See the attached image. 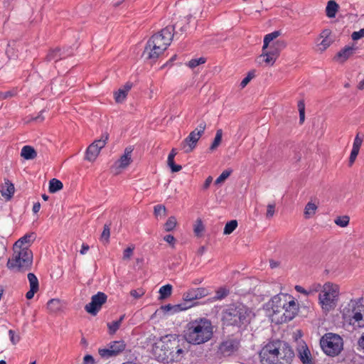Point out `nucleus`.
<instances>
[{"label": "nucleus", "mask_w": 364, "mask_h": 364, "mask_svg": "<svg viewBox=\"0 0 364 364\" xmlns=\"http://www.w3.org/2000/svg\"><path fill=\"white\" fill-rule=\"evenodd\" d=\"M186 341L178 334L161 336L153 346L151 353L156 360L165 363L180 362L188 353Z\"/></svg>", "instance_id": "nucleus-1"}, {"label": "nucleus", "mask_w": 364, "mask_h": 364, "mask_svg": "<svg viewBox=\"0 0 364 364\" xmlns=\"http://www.w3.org/2000/svg\"><path fill=\"white\" fill-rule=\"evenodd\" d=\"M294 356L291 346L279 340L268 343L259 352L262 364H290Z\"/></svg>", "instance_id": "nucleus-2"}, {"label": "nucleus", "mask_w": 364, "mask_h": 364, "mask_svg": "<svg viewBox=\"0 0 364 364\" xmlns=\"http://www.w3.org/2000/svg\"><path fill=\"white\" fill-rule=\"evenodd\" d=\"M173 27L166 26L154 34L146 45L142 57L155 61L167 49L174 36H178V31L173 33Z\"/></svg>", "instance_id": "nucleus-3"}, {"label": "nucleus", "mask_w": 364, "mask_h": 364, "mask_svg": "<svg viewBox=\"0 0 364 364\" xmlns=\"http://www.w3.org/2000/svg\"><path fill=\"white\" fill-rule=\"evenodd\" d=\"M254 314L242 303L227 305L222 311V322L224 326L237 327L244 330L250 323Z\"/></svg>", "instance_id": "nucleus-4"}, {"label": "nucleus", "mask_w": 364, "mask_h": 364, "mask_svg": "<svg viewBox=\"0 0 364 364\" xmlns=\"http://www.w3.org/2000/svg\"><path fill=\"white\" fill-rule=\"evenodd\" d=\"M213 326L206 318L191 321L184 331V341L192 345H200L209 341L213 336Z\"/></svg>", "instance_id": "nucleus-5"}, {"label": "nucleus", "mask_w": 364, "mask_h": 364, "mask_svg": "<svg viewBox=\"0 0 364 364\" xmlns=\"http://www.w3.org/2000/svg\"><path fill=\"white\" fill-rule=\"evenodd\" d=\"M33 252L28 247L14 249L12 257L9 259L6 267L18 272H24L31 269Z\"/></svg>", "instance_id": "nucleus-6"}, {"label": "nucleus", "mask_w": 364, "mask_h": 364, "mask_svg": "<svg viewBox=\"0 0 364 364\" xmlns=\"http://www.w3.org/2000/svg\"><path fill=\"white\" fill-rule=\"evenodd\" d=\"M320 346L326 355L336 357L343 350V339L337 333H326L320 339Z\"/></svg>", "instance_id": "nucleus-7"}, {"label": "nucleus", "mask_w": 364, "mask_h": 364, "mask_svg": "<svg viewBox=\"0 0 364 364\" xmlns=\"http://www.w3.org/2000/svg\"><path fill=\"white\" fill-rule=\"evenodd\" d=\"M338 287L337 285L326 283L323 291L318 295L319 303L323 310L329 311L337 305L338 299Z\"/></svg>", "instance_id": "nucleus-8"}, {"label": "nucleus", "mask_w": 364, "mask_h": 364, "mask_svg": "<svg viewBox=\"0 0 364 364\" xmlns=\"http://www.w3.org/2000/svg\"><path fill=\"white\" fill-rule=\"evenodd\" d=\"M349 306L352 308L353 316L350 323L358 326H364V299H351Z\"/></svg>", "instance_id": "nucleus-9"}, {"label": "nucleus", "mask_w": 364, "mask_h": 364, "mask_svg": "<svg viewBox=\"0 0 364 364\" xmlns=\"http://www.w3.org/2000/svg\"><path fill=\"white\" fill-rule=\"evenodd\" d=\"M107 296L105 293L99 291L92 296L91 301L85 305V309L87 313L95 316L101 309L102 306L107 301Z\"/></svg>", "instance_id": "nucleus-10"}, {"label": "nucleus", "mask_w": 364, "mask_h": 364, "mask_svg": "<svg viewBox=\"0 0 364 364\" xmlns=\"http://www.w3.org/2000/svg\"><path fill=\"white\" fill-rule=\"evenodd\" d=\"M299 311V304L295 301L294 298L290 295V299H287V305L283 307L280 313L282 322H287L292 320Z\"/></svg>", "instance_id": "nucleus-11"}, {"label": "nucleus", "mask_w": 364, "mask_h": 364, "mask_svg": "<svg viewBox=\"0 0 364 364\" xmlns=\"http://www.w3.org/2000/svg\"><path fill=\"white\" fill-rule=\"evenodd\" d=\"M240 346V340L233 336H228L219 346V350L223 355H230Z\"/></svg>", "instance_id": "nucleus-12"}, {"label": "nucleus", "mask_w": 364, "mask_h": 364, "mask_svg": "<svg viewBox=\"0 0 364 364\" xmlns=\"http://www.w3.org/2000/svg\"><path fill=\"white\" fill-rule=\"evenodd\" d=\"M210 294L209 290L206 288L200 287L196 289H191L185 292L183 295V299L187 305L192 304L191 302L195 300L200 299L208 296ZM194 305L196 303H193Z\"/></svg>", "instance_id": "nucleus-13"}, {"label": "nucleus", "mask_w": 364, "mask_h": 364, "mask_svg": "<svg viewBox=\"0 0 364 364\" xmlns=\"http://www.w3.org/2000/svg\"><path fill=\"white\" fill-rule=\"evenodd\" d=\"M73 53L71 48L61 49L60 48H55L54 49L49 50L45 60L47 62H51L53 60L57 63L60 60L73 55Z\"/></svg>", "instance_id": "nucleus-14"}, {"label": "nucleus", "mask_w": 364, "mask_h": 364, "mask_svg": "<svg viewBox=\"0 0 364 364\" xmlns=\"http://www.w3.org/2000/svg\"><path fill=\"white\" fill-rule=\"evenodd\" d=\"M287 299H290V295L287 294H281L272 297L270 306L274 314H280L284 305H287Z\"/></svg>", "instance_id": "nucleus-15"}, {"label": "nucleus", "mask_w": 364, "mask_h": 364, "mask_svg": "<svg viewBox=\"0 0 364 364\" xmlns=\"http://www.w3.org/2000/svg\"><path fill=\"white\" fill-rule=\"evenodd\" d=\"M200 136L196 131H192L189 135L181 142V146L184 152L188 154L191 152L196 146Z\"/></svg>", "instance_id": "nucleus-16"}, {"label": "nucleus", "mask_w": 364, "mask_h": 364, "mask_svg": "<svg viewBox=\"0 0 364 364\" xmlns=\"http://www.w3.org/2000/svg\"><path fill=\"white\" fill-rule=\"evenodd\" d=\"M358 47L355 46L354 43L351 46H346L337 53L333 59L339 61L341 63H343L355 53Z\"/></svg>", "instance_id": "nucleus-17"}, {"label": "nucleus", "mask_w": 364, "mask_h": 364, "mask_svg": "<svg viewBox=\"0 0 364 364\" xmlns=\"http://www.w3.org/2000/svg\"><path fill=\"white\" fill-rule=\"evenodd\" d=\"M191 16H187L181 18L174 25L171 26L174 28L173 33L178 31V34L176 36L177 38H180L183 34L186 33L189 28V21Z\"/></svg>", "instance_id": "nucleus-18"}, {"label": "nucleus", "mask_w": 364, "mask_h": 364, "mask_svg": "<svg viewBox=\"0 0 364 364\" xmlns=\"http://www.w3.org/2000/svg\"><path fill=\"white\" fill-rule=\"evenodd\" d=\"M287 46V43L283 40H277L272 42L271 45L266 49V53L273 57L274 59L279 57L280 52Z\"/></svg>", "instance_id": "nucleus-19"}, {"label": "nucleus", "mask_w": 364, "mask_h": 364, "mask_svg": "<svg viewBox=\"0 0 364 364\" xmlns=\"http://www.w3.org/2000/svg\"><path fill=\"white\" fill-rule=\"evenodd\" d=\"M299 356L303 364H315L312 360L310 350L306 346H302L299 350Z\"/></svg>", "instance_id": "nucleus-20"}, {"label": "nucleus", "mask_w": 364, "mask_h": 364, "mask_svg": "<svg viewBox=\"0 0 364 364\" xmlns=\"http://www.w3.org/2000/svg\"><path fill=\"white\" fill-rule=\"evenodd\" d=\"M14 184L7 180L2 186L1 193L6 200H10L14 193Z\"/></svg>", "instance_id": "nucleus-21"}, {"label": "nucleus", "mask_w": 364, "mask_h": 364, "mask_svg": "<svg viewBox=\"0 0 364 364\" xmlns=\"http://www.w3.org/2000/svg\"><path fill=\"white\" fill-rule=\"evenodd\" d=\"M21 156L26 160H32L37 156V152L33 147L26 145L21 149Z\"/></svg>", "instance_id": "nucleus-22"}, {"label": "nucleus", "mask_w": 364, "mask_h": 364, "mask_svg": "<svg viewBox=\"0 0 364 364\" xmlns=\"http://www.w3.org/2000/svg\"><path fill=\"white\" fill-rule=\"evenodd\" d=\"M108 345L117 356L121 354L125 350L127 346L123 340L111 341Z\"/></svg>", "instance_id": "nucleus-23"}, {"label": "nucleus", "mask_w": 364, "mask_h": 364, "mask_svg": "<svg viewBox=\"0 0 364 364\" xmlns=\"http://www.w3.org/2000/svg\"><path fill=\"white\" fill-rule=\"evenodd\" d=\"M339 9L338 4L333 0H330L326 7V14L328 18H334Z\"/></svg>", "instance_id": "nucleus-24"}, {"label": "nucleus", "mask_w": 364, "mask_h": 364, "mask_svg": "<svg viewBox=\"0 0 364 364\" xmlns=\"http://www.w3.org/2000/svg\"><path fill=\"white\" fill-rule=\"evenodd\" d=\"M100 150L92 143L86 150L85 159L89 161H94L100 154Z\"/></svg>", "instance_id": "nucleus-25"}, {"label": "nucleus", "mask_w": 364, "mask_h": 364, "mask_svg": "<svg viewBox=\"0 0 364 364\" xmlns=\"http://www.w3.org/2000/svg\"><path fill=\"white\" fill-rule=\"evenodd\" d=\"M276 61L273 57L266 53V49H262V53L258 57L257 63L262 64L264 63L267 65H272Z\"/></svg>", "instance_id": "nucleus-26"}, {"label": "nucleus", "mask_w": 364, "mask_h": 364, "mask_svg": "<svg viewBox=\"0 0 364 364\" xmlns=\"http://www.w3.org/2000/svg\"><path fill=\"white\" fill-rule=\"evenodd\" d=\"M125 315H122L119 318L117 321H113L112 322L107 323V327L109 328V334H114L117 330L119 328L122 322L124 319Z\"/></svg>", "instance_id": "nucleus-27"}, {"label": "nucleus", "mask_w": 364, "mask_h": 364, "mask_svg": "<svg viewBox=\"0 0 364 364\" xmlns=\"http://www.w3.org/2000/svg\"><path fill=\"white\" fill-rule=\"evenodd\" d=\"M47 307L50 312L56 313L61 309V301L58 299H52L48 301Z\"/></svg>", "instance_id": "nucleus-28"}, {"label": "nucleus", "mask_w": 364, "mask_h": 364, "mask_svg": "<svg viewBox=\"0 0 364 364\" xmlns=\"http://www.w3.org/2000/svg\"><path fill=\"white\" fill-rule=\"evenodd\" d=\"M280 35L281 32L279 31H274L270 33L267 34L264 38L263 50L267 49L269 44Z\"/></svg>", "instance_id": "nucleus-29"}, {"label": "nucleus", "mask_w": 364, "mask_h": 364, "mask_svg": "<svg viewBox=\"0 0 364 364\" xmlns=\"http://www.w3.org/2000/svg\"><path fill=\"white\" fill-rule=\"evenodd\" d=\"M63 188V183L56 178H53L49 182V192L54 193H56Z\"/></svg>", "instance_id": "nucleus-30"}, {"label": "nucleus", "mask_w": 364, "mask_h": 364, "mask_svg": "<svg viewBox=\"0 0 364 364\" xmlns=\"http://www.w3.org/2000/svg\"><path fill=\"white\" fill-rule=\"evenodd\" d=\"M222 137H223V130L221 129H218L216 131V134H215L214 140L209 148L210 151H213L219 146V145L220 144V143L222 141Z\"/></svg>", "instance_id": "nucleus-31"}, {"label": "nucleus", "mask_w": 364, "mask_h": 364, "mask_svg": "<svg viewBox=\"0 0 364 364\" xmlns=\"http://www.w3.org/2000/svg\"><path fill=\"white\" fill-rule=\"evenodd\" d=\"M98 353L103 359H109L117 356L109 345L107 346V348H100L98 350Z\"/></svg>", "instance_id": "nucleus-32"}, {"label": "nucleus", "mask_w": 364, "mask_h": 364, "mask_svg": "<svg viewBox=\"0 0 364 364\" xmlns=\"http://www.w3.org/2000/svg\"><path fill=\"white\" fill-rule=\"evenodd\" d=\"M172 293V286L171 284H166L162 286L159 289L160 299H165L170 296Z\"/></svg>", "instance_id": "nucleus-33"}, {"label": "nucleus", "mask_w": 364, "mask_h": 364, "mask_svg": "<svg viewBox=\"0 0 364 364\" xmlns=\"http://www.w3.org/2000/svg\"><path fill=\"white\" fill-rule=\"evenodd\" d=\"M317 209V206L316 204L311 202H309L304 209V216L306 218H309L312 215H314L316 213V210Z\"/></svg>", "instance_id": "nucleus-34"}, {"label": "nucleus", "mask_w": 364, "mask_h": 364, "mask_svg": "<svg viewBox=\"0 0 364 364\" xmlns=\"http://www.w3.org/2000/svg\"><path fill=\"white\" fill-rule=\"evenodd\" d=\"M237 227V221L236 220H232L228 222L224 228L223 234L230 235L231 234Z\"/></svg>", "instance_id": "nucleus-35"}, {"label": "nucleus", "mask_w": 364, "mask_h": 364, "mask_svg": "<svg viewBox=\"0 0 364 364\" xmlns=\"http://www.w3.org/2000/svg\"><path fill=\"white\" fill-rule=\"evenodd\" d=\"M108 139H109V134H108V133L105 132L102 134V136L100 139L95 140L92 143L100 151L107 144Z\"/></svg>", "instance_id": "nucleus-36"}, {"label": "nucleus", "mask_w": 364, "mask_h": 364, "mask_svg": "<svg viewBox=\"0 0 364 364\" xmlns=\"http://www.w3.org/2000/svg\"><path fill=\"white\" fill-rule=\"evenodd\" d=\"M177 220L175 216H171L164 224V230L166 232L172 231L176 226Z\"/></svg>", "instance_id": "nucleus-37"}, {"label": "nucleus", "mask_w": 364, "mask_h": 364, "mask_svg": "<svg viewBox=\"0 0 364 364\" xmlns=\"http://www.w3.org/2000/svg\"><path fill=\"white\" fill-rule=\"evenodd\" d=\"M31 235H26L21 238H20L18 240H17L14 245V249L20 250V248H23L24 247H22L26 243H30L31 242Z\"/></svg>", "instance_id": "nucleus-38"}, {"label": "nucleus", "mask_w": 364, "mask_h": 364, "mask_svg": "<svg viewBox=\"0 0 364 364\" xmlns=\"http://www.w3.org/2000/svg\"><path fill=\"white\" fill-rule=\"evenodd\" d=\"M18 94V89L16 87L13 88L11 90L6 92H0V99L6 100L9 98L14 97L16 96Z\"/></svg>", "instance_id": "nucleus-39"}, {"label": "nucleus", "mask_w": 364, "mask_h": 364, "mask_svg": "<svg viewBox=\"0 0 364 364\" xmlns=\"http://www.w3.org/2000/svg\"><path fill=\"white\" fill-rule=\"evenodd\" d=\"M350 218L347 215L339 216L335 220V223L342 228L346 227L349 224Z\"/></svg>", "instance_id": "nucleus-40"}, {"label": "nucleus", "mask_w": 364, "mask_h": 364, "mask_svg": "<svg viewBox=\"0 0 364 364\" xmlns=\"http://www.w3.org/2000/svg\"><path fill=\"white\" fill-rule=\"evenodd\" d=\"M193 306H194V304H191L187 305L185 301H184V303H182V304L173 305V309H172L171 313L173 314L176 312H179V311H181L183 310H186Z\"/></svg>", "instance_id": "nucleus-41"}, {"label": "nucleus", "mask_w": 364, "mask_h": 364, "mask_svg": "<svg viewBox=\"0 0 364 364\" xmlns=\"http://www.w3.org/2000/svg\"><path fill=\"white\" fill-rule=\"evenodd\" d=\"M298 109L299 112V122L303 124L305 120V105L304 100L299 101Z\"/></svg>", "instance_id": "nucleus-42"}, {"label": "nucleus", "mask_w": 364, "mask_h": 364, "mask_svg": "<svg viewBox=\"0 0 364 364\" xmlns=\"http://www.w3.org/2000/svg\"><path fill=\"white\" fill-rule=\"evenodd\" d=\"M27 277L30 284V287L39 289V283L38 278L33 273H28Z\"/></svg>", "instance_id": "nucleus-43"}, {"label": "nucleus", "mask_w": 364, "mask_h": 364, "mask_svg": "<svg viewBox=\"0 0 364 364\" xmlns=\"http://www.w3.org/2000/svg\"><path fill=\"white\" fill-rule=\"evenodd\" d=\"M205 227L203 224L201 219H198L194 225V232L196 236H200L201 233L204 231Z\"/></svg>", "instance_id": "nucleus-44"}, {"label": "nucleus", "mask_w": 364, "mask_h": 364, "mask_svg": "<svg viewBox=\"0 0 364 364\" xmlns=\"http://www.w3.org/2000/svg\"><path fill=\"white\" fill-rule=\"evenodd\" d=\"M167 164L173 173L178 172L182 169V166L181 165L175 164L173 158L168 157Z\"/></svg>", "instance_id": "nucleus-45"}, {"label": "nucleus", "mask_w": 364, "mask_h": 364, "mask_svg": "<svg viewBox=\"0 0 364 364\" xmlns=\"http://www.w3.org/2000/svg\"><path fill=\"white\" fill-rule=\"evenodd\" d=\"M232 170L227 169L222 172V173L217 178L215 181V184H219L224 182L231 174Z\"/></svg>", "instance_id": "nucleus-46"}, {"label": "nucleus", "mask_w": 364, "mask_h": 364, "mask_svg": "<svg viewBox=\"0 0 364 364\" xmlns=\"http://www.w3.org/2000/svg\"><path fill=\"white\" fill-rule=\"evenodd\" d=\"M205 63V58H199L197 59H192L190 61L188 62L187 65L191 68H195L198 65L200 64H203Z\"/></svg>", "instance_id": "nucleus-47"}, {"label": "nucleus", "mask_w": 364, "mask_h": 364, "mask_svg": "<svg viewBox=\"0 0 364 364\" xmlns=\"http://www.w3.org/2000/svg\"><path fill=\"white\" fill-rule=\"evenodd\" d=\"M127 94L122 89H119L114 94L115 101L118 103L122 102L127 97Z\"/></svg>", "instance_id": "nucleus-48"}, {"label": "nucleus", "mask_w": 364, "mask_h": 364, "mask_svg": "<svg viewBox=\"0 0 364 364\" xmlns=\"http://www.w3.org/2000/svg\"><path fill=\"white\" fill-rule=\"evenodd\" d=\"M131 161H132L131 157H129L128 156L122 155L119 160V167L124 168L129 165Z\"/></svg>", "instance_id": "nucleus-49"}, {"label": "nucleus", "mask_w": 364, "mask_h": 364, "mask_svg": "<svg viewBox=\"0 0 364 364\" xmlns=\"http://www.w3.org/2000/svg\"><path fill=\"white\" fill-rule=\"evenodd\" d=\"M229 294V290L225 288H220L215 292V299H223L226 297Z\"/></svg>", "instance_id": "nucleus-50"}, {"label": "nucleus", "mask_w": 364, "mask_h": 364, "mask_svg": "<svg viewBox=\"0 0 364 364\" xmlns=\"http://www.w3.org/2000/svg\"><path fill=\"white\" fill-rule=\"evenodd\" d=\"M109 236H110L109 227L107 225H105L100 239L102 242H108Z\"/></svg>", "instance_id": "nucleus-51"}, {"label": "nucleus", "mask_w": 364, "mask_h": 364, "mask_svg": "<svg viewBox=\"0 0 364 364\" xmlns=\"http://www.w3.org/2000/svg\"><path fill=\"white\" fill-rule=\"evenodd\" d=\"M255 76V70L250 71L247 76L240 82L241 88H244Z\"/></svg>", "instance_id": "nucleus-52"}, {"label": "nucleus", "mask_w": 364, "mask_h": 364, "mask_svg": "<svg viewBox=\"0 0 364 364\" xmlns=\"http://www.w3.org/2000/svg\"><path fill=\"white\" fill-rule=\"evenodd\" d=\"M9 336L10 341L13 345L17 344L20 341L19 335H16L15 331L14 330L10 329L9 331Z\"/></svg>", "instance_id": "nucleus-53"}, {"label": "nucleus", "mask_w": 364, "mask_h": 364, "mask_svg": "<svg viewBox=\"0 0 364 364\" xmlns=\"http://www.w3.org/2000/svg\"><path fill=\"white\" fill-rule=\"evenodd\" d=\"M363 139V137L360 136V134H357L354 139L353 144V149H358L360 150V148L362 145Z\"/></svg>", "instance_id": "nucleus-54"}, {"label": "nucleus", "mask_w": 364, "mask_h": 364, "mask_svg": "<svg viewBox=\"0 0 364 364\" xmlns=\"http://www.w3.org/2000/svg\"><path fill=\"white\" fill-rule=\"evenodd\" d=\"M331 43H332V41L329 38H322V41L319 43V46H321V47H320V49L321 50H326L327 48H328L331 46Z\"/></svg>", "instance_id": "nucleus-55"}, {"label": "nucleus", "mask_w": 364, "mask_h": 364, "mask_svg": "<svg viewBox=\"0 0 364 364\" xmlns=\"http://www.w3.org/2000/svg\"><path fill=\"white\" fill-rule=\"evenodd\" d=\"M358 153H359L358 149H352L350 155L349 157V166H351L353 164V163L355 162V161L358 155Z\"/></svg>", "instance_id": "nucleus-56"}, {"label": "nucleus", "mask_w": 364, "mask_h": 364, "mask_svg": "<svg viewBox=\"0 0 364 364\" xmlns=\"http://www.w3.org/2000/svg\"><path fill=\"white\" fill-rule=\"evenodd\" d=\"M364 37V28L358 31H354L351 34V38L353 41H358Z\"/></svg>", "instance_id": "nucleus-57"}, {"label": "nucleus", "mask_w": 364, "mask_h": 364, "mask_svg": "<svg viewBox=\"0 0 364 364\" xmlns=\"http://www.w3.org/2000/svg\"><path fill=\"white\" fill-rule=\"evenodd\" d=\"M206 127V123L204 121L200 122V123L198 125V127L196 128L194 131L196 132V133H198V135L201 136Z\"/></svg>", "instance_id": "nucleus-58"}, {"label": "nucleus", "mask_w": 364, "mask_h": 364, "mask_svg": "<svg viewBox=\"0 0 364 364\" xmlns=\"http://www.w3.org/2000/svg\"><path fill=\"white\" fill-rule=\"evenodd\" d=\"M144 294V291L142 289H133L130 291L131 296L134 297L135 299H139Z\"/></svg>", "instance_id": "nucleus-59"}, {"label": "nucleus", "mask_w": 364, "mask_h": 364, "mask_svg": "<svg viewBox=\"0 0 364 364\" xmlns=\"http://www.w3.org/2000/svg\"><path fill=\"white\" fill-rule=\"evenodd\" d=\"M267 213L266 217L267 218H270L273 217L274 214V210H275V204H269L267 207Z\"/></svg>", "instance_id": "nucleus-60"}, {"label": "nucleus", "mask_w": 364, "mask_h": 364, "mask_svg": "<svg viewBox=\"0 0 364 364\" xmlns=\"http://www.w3.org/2000/svg\"><path fill=\"white\" fill-rule=\"evenodd\" d=\"M166 208L163 205H157L154 206V214L156 216L160 215L161 213L166 214Z\"/></svg>", "instance_id": "nucleus-61"}, {"label": "nucleus", "mask_w": 364, "mask_h": 364, "mask_svg": "<svg viewBox=\"0 0 364 364\" xmlns=\"http://www.w3.org/2000/svg\"><path fill=\"white\" fill-rule=\"evenodd\" d=\"M133 250H134V248H132V247L126 248L123 252V259H129L133 254Z\"/></svg>", "instance_id": "nucleus-62"}, {"label": "nucleus", "mask_w": 364, "mask_h": 364, "mask_svg": "<svg viewBox=\"0 0 364 364\" xmlns=\"http://www.w3.org/2000/svg\"><path fill=\"white\" fill-rule=\"evenodd\" d=\"M83 364H95V360L91 355H86L83 358Z\"/></svg>", "instance_id": "nucleus-63"}, {"label": "nucleus", "mask_w": 364, "mask_h": 364, "mask_svg": "<svg viewBox=\"0 0 364 364\" xmlns=\"http://www.w3.org/2000/svg\"><path fill=\"white\" fill-rule=\"evenodd\" d=\"M164 240L173 247L176 242L175 237L172 235H167L164 237Z\"/></svg>", "instance_id": "nucleus-64"}]
</instances>
